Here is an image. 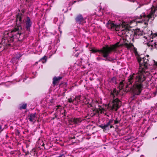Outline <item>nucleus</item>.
<instances>
[{
	"instance_id": "a211bd4d",
	"label": "nucleus",
	"mask_w": 157,
	"mask_h": 157,
	"mask_svg": "<svg viewBox=\"0 0 157 157\" xmlns=\"http://www.w3.org/2000/svg\"><path fill=\"white\" fill-rule=\"evenodd\" d=\"M143 35V32L140 31L139 29H137L135 30L134 32V36H142Z\"/></svg>"
},
{
	"instance_id": "c85d7f7f",
	"label": "nucleus",
	"mask_w": 157,
	"mask_h": 157,
	"mask_svg": "<svg viewBox=\"0 0 157 157\" xmlns=\"http://www.w3.org/2000/svg\"><path fill=\"white\" fill-rule=\"evenodd\" d=\"M67 113V112H66V110L64 109L63 112L62 113V114L63 115V118H65V117L66 116V114Z\"/></svg>"
},
{
	"instance_id": "f03ea898",
	"label": "nucleus",
	"mask_w": 157,
	"mask_h": 157,
	"mask_svg": "<svg viewBox=\"0 0 157 157\" xmlns=\"http://www.w3.org/2000/svg\"><path fill=\"white\" fill-rule=\"evenodd\" d=\"M145 73V71L143 69L141 71H139V73L136 74L133 73L130 75L128 77V83L126 86V88L132 89V86H129L132 85L135 79V82L133 86V88L135 87L136 83L143 84L142 82L146 79L145 76L144 75Z\"/></svg>"
},
{
	"instance_id": "bb28decb",
	"label": "nucleus",
	"mask_w": 157,
	"mask_h": 157,
	"mask_svg": "<svg viewBox=\"0 0 157 157\" xmlns=\"http://www.w3.org/2000/svg\"><path fill=\"white\" fill-rule=\"evenodd\" d=\"M111 81L113 83H116V78L115 77H113L111 78Z\"/></svg>"
},
{
	"instance_id": "603ef678",
	"label": "nucleus",
	"mask_w": 157,
	"mask_h": 157,
	"mask_svg": "<svg viewBox=\"0 0 157 157\" xmlns=\"http://www.w3.org/2000/svg\"><path fill=\"white\" fill-rule=\"evenodd\" d=\"M37 62H36V64H37Z\"/></svg>"
},
{
	"instance_id": "72a5a7b5",
	"label": "nucleus",
	"mask_w": 157,
	"mask_h": 157,
	"mask_svg": "<svg viewBox=\"0 0 157 157\" xmlns=\"http://www.w3.org/2000/svg\"><path fill=\"white\" fill-rule=\"evenodd\" d=\"M76 2V1H74L73 2H70L69 4L70 6H72Z\"/></svg>"
},
{
	"instance_id": "a18cd8bd",
	"label": "nucleus",
	"mask_w": 157,
	"mask_h": 157,
	"mask_svg": "<svg viewBox=\"0 0 157 157\" xmlns=\"http://www.w3.org/2000/svg\"><path fill=\"white\" fill-rule=\"evenodd\" d=\"M44 143H43L42 145V146H44Z\"/></svg>"
},
{
	"instance_id": "2f4dec72",
	"label": "nucleus",
	"mask_w": 157,
	"mask_h": 157,
	"mask_svg": "<svg viewBox=\"0 0 157 157\" xmlns=\"http://www.w3.org/2000/svg\"><path fill=\"white\" fill-rule=\"evenodd\" d=\"M113 120L110 119L109 120V121L107 122V123L109 125H110L111 124H112V123H113Z\"/></svg>"
},
{
	"instance_id": "39448f33",
	"label": "nucleus",
	"mask_w": 157,
	"mask_h": 157,
	"mask_svg": "<svg viewBox=\"0 0 157 157\" xmlns=\"http://www.w3.org/2000/svg\"><path fill=\"white\" fill-rule=\"evenodd\" d=\"M143 84L136 83L135 87L132 88L133 93L131 97L132 100L136 99L137 96L140 95L143 90Z\"/></svg>"
},
{
	"instance_id": "7c9ffc66",
	"label": "nucleus",
	"mask_w": 157,
	"mask_h": 157,
	"mask_svg": "<svg viewBox=\"0 0 157 157\" xmlns=\"http://www.w3.org/2000/svg\"><path fill=\"white\" fill-rule=\"evenodd\" d=\"M53 116H54V117H52L51 119V120H54L55 118H56L57 117V114L56 113H54L53 115Z\"/></svg>"
},
{
	"instance_id": "c756f323",
	"label": "nucleus",
	"mask_w": 157,
	"mask_h": 157,
	"mask_svg": "<svg viewBox=\"0 0 157 157\" xmlns=\"http://www.w3.org/2000/svg\"><path fill=\"white\" fill-rule=\"evenodd\" d=\"M75 100H74V99L73 100L71 98H69L68 101V102L69 103H73V102Z\"/></svg>"
},
{
	"instance_id": "aec40b11",
	"label": "nucleus",
	"mask_w": 157,
	"mask_h": 157,
	"mask_svg": "<svg viewBox=\"0 0 157 157\" xmlns=\"http://www.w3.org/2000/svg\"><path fill=\"white\" fill-rule=\"evenodd\" d=\"M47 59V57L45 56L39 60V61L43 63H44L46 62Z\"/></svg>"
},
{
	"instance_id": "b1692460",
	"label": "nucleus",
	"mask_w": 157,
	"mask_h": 157,
	"mask_svg": "<svg viewBox=\"0 0 157 157\" xmlns=\"http://www.w3.org/2000/svg\"><path fill=\"white\" fill-rule=\"evenodd\" d=\"M22 56V54L21 53H17L15 56V58L17 59H19Z\"/></svg>"
},
{
	"instance_id": "412c9836",
	"label": "nucleus",
	"mask_w": 157,
	"mask_h": 157,
	"mask_svg": "<svg viewBox=\"0 0 157 157\" xmlns=\"http://www.w3.org/2000/svg\"><path fill=\"white\" fill-rule=\"evenodd\" d=\"M157 44L156 42H154V44L152 43V41H151V43H148V46H151L153 48H156V45Z\"/></svg>"
},
{
	"instance_id": "ddd939ff",
	"label": "nucleus",
	"mask_w": 157,
	"mask_h": 157,
	"mask_svg": "<svg viewBox=\"0 0 157 157\" xmlns=\"http://www.w3.org/2000/svg\"><path fill=\"white\" fill-rule=\"evenodd\" d=\"M110 95L111 98L113 99L116 98L119 93V91L117 90L115 88L113 90H110Z\"/></svg>"
},
{
	"instance_id": "c9c22d12",
	"label": "nucleus",
	"mask_w": 157,
	"mask_h": 157,
	"mask_svg": "<svg viewBox=\"0 0 157 157\" xmlns=\"http://www.w3.org/2000/svg\"><path fill=\"white\" fill-rule=\"evenodd\" d=\"M91 117L88 114L85 117V118L87 119H90Z\"/></svg>"
},
{
	"instance_id": "58836bf2",
	"label": "nucleus",
	"mask_w": 157,
	"mask_h": 157,
	"mask_svg": "<svg viewBox=\"0 0 157 157\" xmlns=\"http://www.w3.org/2000/svg\"><path fill=\"white\" fill-rule=\"evenodd\" d=\"M61 107L60 105H57L56 106L57 108L56 109V111H57L59 109V107Z\"/></svg>"
},
{
	"instance_id": "4468645a",
	"label": "nucleus",
	"mask_w": 157,
	"mask_h": 157,
	"mask_svg": "<svg viewBox=\"0 0 157 157\" xmlns=\"http://www.w3.org/2000/svg\"><path fill=\"white\" fill-rule=\"evenodd\" d=\"M36 113L29 114L27 118L30 121L34 123L36 121L35 118L36 117Z\"/></svg>"
},
{
	"instance_id": "6ab92c4d",
	"label": "nucleus",
	"mask_w": 157,
	"mask_h": 157,
	"mask_svg": "<svg viewBox=\"0 0 157 157\" xmlns=\"http://www.w3.org/2000/svg\"><path fill=\"white\" fill-rule=\"evenodd\" d=\"M130 31V30L129 29L127 28H125L124 29L121 30L122 33H124L126 35H127V34L129 33V31Z\"/></svg>"
},
{
	"instance_id": "09e8293b",
	"label": "nucleus",
	"mask_w": 157,
	"mask_h": 157,
	"mask_svg": "<svg viewBox=\"0 0 157 157\" xmlns=\"http://www.w3.org/2000/svg\"><path fill=\"white\" fill-rule=\"evenodd\" d=\"M137 22H138V23H140L141 22L140 21H138Z\"/></svg>"
},
{
	"instance_id": "9d476101",
	"label": "nucleus",
	"mask_w": 157,
	"mask_h": 157,
	"mask_svg": "<svg viewBox=\"0 0 157 157\" xmlns=\"http://www.w3.org/2000/svg\"><path fill=\"white\" fill-rule=\"evenodd\" d=\"M112 103L113 105L111 107V109L112 110H115L116 111H117L121 105V101L117 98L113 99Z\"/></svg>"
},
{
	"instance_id": "e433bc0d",
	"label": "nucleus",
	"mask_w": 157,
	"mask_h": 157,
	"mask_svg": "<svg viewBox=\"0 0 157 157\" xmlns=\"http://www.w3.org/2000/svg\"><path fill=\"white\" fill-rule=\"evenodd\" d=\"M105 59V58L104 59ZM103 59H101L100 57H99L96 58V59L98 61L100 60L101 59L103 60Z\"/></svg>"
},
{
	"instance_id": "f704fd0d",
	"label": "nucleus",
	"mask_w": 157,
	"mask_h": 157,
	"mask_svg": "<svg viewBox=\"0 0 157 157\" xmlns=\"http://www.w3.org/2000/svg\"><path fill=\"white\" fill-rule=\"evenodd\" d=\"M69 138L70 140L75 139V136H69Z\"/></svg>"
},
{
	"instance_id": "20e7f679",
	"label": "nucleus",
	"mask_w": 157,
	"mask_h": 157,
	"mask_svg": "<svg viewBox=\"0 0 157 157\" xmlns=\"http://www.w3.org/2000/svg\"><path fill=\"white\" fill-rule=\"evenodd\" d=\"M155 10H156L155 9H152L151 11L148 15H146L145 14V13H143L139 16H135V18L136 19H141L143 21H144V24L146 25H147L149 19L152 18V16H154Z\"/></svg>"
},
{
	"instance_id": "79ce46f5",
	"label": "nucleus",
	"mask_w": 157,
	"mask_h": 157,
	"mask_svg": "<svg viewBox=\"0 0 157 157\" xmlns=\"http://www.w3.org/2000/svg\"><path fill=\"white\" fill-rule=\"evenodd\" d=\"M22 151L25 153L26 151L25 150L23 149H22Z\"/></svg>"
},
{
	"instance_id": "a878e982",
	"label": "nucleus",
	"mask_w": 157,
	"mask_h": 157,
	"mask_svg": "<svg viewBox=\"0 0 157 157\" xmlns=\"http://www.w3.org/2000/svg\"><path fill=\"white\" fill-rule=\"evenodd\" d=\"M151 37H152V38H153V37H155L156 36H157V33H152V31H151Z\"/></svg>"
},
{
	"instance_id": "cd10ccee",
	"label": "nucleus",
	"mask_w": 157,
	"mask_h": 157,
	"mask_svg": "<svg viewBox=\"0 0 157 157\" xmlns=\"http://www.w3.org/2000/svg\"><path fill=\"white\" fill-rule=\"evenodd\" d=\"M81 98V96H78L74 98V100L77 101H78V100H80V99Z\"/></svg>"
},
{
	"instance_id": "f257e3e1",
	"label": "nucleus",
	"mask_w": 157,
	"mask_h": 157,
	"mask_svg": "<svg viewBox=\"0 0 157 157\" xmlns=\"http://www.w3.org/2000/svg\"><path fill=\"white\" fill-rule=\"evenodd\" d=\"M22 28L21 26L16 27L13 29L10 32L6 31L3 34V38L0 43V48L5 46L8 47L11 45L10 43L12 42L13 40V39L16 38L19 40V39L22 36V38L21 39V40L24 39V35L23 34L22 32Z\"/></svg>"
},
{
	"instance_id": "37998d69",
	"label": "nucleus",
	"mask_w": 157,
	"mask_h": 157,
	"mask_svg": "<svg viewBox=\"0 0 157 157\" xmlns=\"http://www.w3.org/2000/svg\"><path fill=\"white\" fill-rule=\"evenodd\" d=\"M58 29L59 30V31L60 32V33H61L62 32L61 31V30H60V28L59 27V28H58Z\"/></svg>"
},
{
	"instance_id": "f8f14e48",
	"label": "nucleus",
	"mask_w": 157,
	"mask_h": 157,
	"mask_svg": "<svg viewBox=\"0 0 157 157\" xmlns=\"http://www.w3.org/2000/svg\"><path fill=\"white\" fill-rule=\"evenodd\" d=\"M75 20L76 22L79 24H81L85 21V19L81 14L77 15L75 17Z\"/></svg>"
},
{
	"instance_id": "de8ad7c7",
	"label": "nucleus",
	"mask_w": 157,
	"mask_h": 157,
	"mask_svg": "<svg viewBox=\"0 0 157 157\" xmlns=\"http://www.w3.org/2000/svg\"><path fill=\"white\" fill-rule=\"evenodd\" d=\"M2 128V127L1 125H0V130Z\"/></svg>"
},
{
	"instance_id": "3c124183",
	"label": "nucleus",
	"mask_w": 157,
	"mask_h": 157,
	"mask_svg": "<svg viewBox=\"0 0 157 157\" xmlns=\"http://www.w3.org/2000/svg\"><path fill=\"white\" fill-rule=\"evenodd\" d=\"M37 62H36V64H37Z\"/></svg>"
},
{
	"instance_id": "5701e85b",
	"label": "nucleus",
	"mask_w": 157,
	"mask_h": 157,
	"mask_svg": "<svg viewBox=\"0 0 157 157\" xmlns=\"http://www.w3.org/2000/svg\"><path fill=\"white\" fill-rule=\"evenodd\" d=\"M27 106V104H24L22 105H21L19 107V109L21 110L24 109H26Z\"/></svg>"
},
{
	"instance_id": "473e14b6",
	"label": "nucleus",
	"mask_w": 157,
	"mask_h": 157,
	"mask_svg": "<svg viewBox=\"0 0 157 157\" xmlns=\"http://www.w3.org/2000/svg\"><path fill=\"white\" fill-rule=\"evenodd\" d=\"M120 86H121V87H122L124 86V83L123 81H121L120 82Z\"/></svg>"
},
{
	"instance_id": "a19ab883",
	"label": "nucleus",
	"mask_w": 157,
	"mask_h": 157,
	"mask_svg": "<svg viewBox=\"0 0 157 157\" xmlns=\"http://www.w3.org/2000/svg\"><path fill=\"white\" fill-rule=\"evenodd\" d=\"M110 128H111L114 127L113 126V125H112V124H111V125H110Z\"/></svg>"
},
{
	"instance_id": "49530a36",
	"label": "nucleus",
	"mask_w": 157,
	"mask_h": 157,
	"mask_svg": "<svg viewBox=\"0 0 157 157\" xmlns=\"http://www.w3.org/2000/svg\"><path fill=\"white\" fill-rule=\"evenodd\" d=\"M75 56H76V57H78V55L76 54V55H75Z\"/></svg>"
},
{
	"instance_id": "1a4fd4ad",
	"label": "nucleus",
	"mask_w": 157,
	"mask_h": 157,
	"mask_svg": "<svg viewBox=\"0 0 157 157\" xmlns=\"http://www.w3.org/2000/svg\"><path fill=\"white\" fill-rule=\"evenodd\" d=\"M107 28L113 30H115L116 31H119V29L121 27L120 25H116L115 24L113 21H108L106 25Z\"/></svg>"
},
{
	"instance_id": "c03bdc74",
	"label": "nucleus",
	"mask_w": 157,
	"mask_h": 157,
	"mask_svg": "<svg viewBox=\"0 0 157 157\" xmlns=\"http://www.w3.org/2000/svg\"><path fill=\"white\" fill-rule=\"evenodd\" d=\"M90 106V107H92V105L91 104H89V106Z\"/></svg>"
},
{
	"instance_id": "2eb2a0df",
	"label": "nucleus",
	"mask_w": 157,
	"mask_h": 157,
	"mask_svg": "<svg viewBox=\"0 0 157 157\" xmlns=\"http://www.w3.org/2000/svg\"><path fill=\"white\" fill-rule=\"evenodd\" d=\"M83 119H82L81 118H71L70 120V121L71 123H73L75 124H78L82 122Z\"/></svg>"
},
{
	"instance_id": "393cba45",
	"label": "nucleus",
	"mask_w": 157,
	"mask_h": 157,
	"mask_svg": "<svg viewBox=\"0 0 157 157\" xmlns=\"http://www.w3.org/2000/svg\"><path fill=\"white\" fill-rule=\"evenodd\" d=\"M121 120L118 119V118H116L115 120L114 121V124H117L120 123Z\"/></svg>"
},
{
	"instance_id": "f3484780",
	"label": "nucleus",
	"mask_w": 157,
	"mask_h": 157,
	"mask_svg": "<svg viewBox=\"0 0 157 157\" xmlns=\"http://www.w3.org/2000/svg\"><path fill=\"white\" fill-rule=\"evenodd\" d=\"M62 78V76H59L58 77L55 76L53 78V84L54 85H55L58 82V81Z\"/></svg>"
},
{
	"instance_id": "4c0bfd02",
	"label": "nucleus",
	"mask_w": 157,
	"mask_h": 157,
	"mask_svg": "<svg viewBox=\"0 0 157 157\" xmlns=\"http://www.w3.org/2000/svg\"><path fill=\"white\" fill-rule=\"evenodd\" d=\"M65 157V155L63 154H62L60 155L59 156H58V157Z\"/></svg>"
},
{
	"instance_id": "9b49d317",
	"label": "nucleus",
	"mask_w": 157,
	"mask_h": 157,
	"mask_svg": "<svg viewBox=\"0 0 157 157\" xmlns=\"http://www.w3.org/2000/svg\"><path fill=\"white\" fill-rule=\"evenodd\" d=\"M25 28L26 30L29 32L30 31V28L32 26V22L29 17L27 16L26 17V19L25 21Z\"/></svg>"
},
{
	"instance_id": "dca6fc26",
	"label": "nucleus",
	"mask_w": 157,
	"mask_h": 157,
	"mask_svg": "<svg viewBox=\"0 0 157 157\" xmlns=\"http://www.w3.org/2000/svg\"><path fill=\"white\" fill-rule=\"evenodd\" d=\"M109 125L107 123L105 124H102L99 125V127L101 128L104 132L106 131L107 130H109V128L108 129V127L109 126Z\"/></svg>"
},
{
	"instance_id": "8fccbe9b",
	"label": "nucleus",
	"mask_w": 157,
	"mask_h": 157,
	"mask_svg": "<svg viewBox=\"0 0 157 157\" xmlns=\"http://www.w3.org/2000/svg\"><path fill=\"white\" fill-rule=\"evenodd\" d=\"M136 53H137V52H135V54H136Z\"/></svg>"
},
{
	"instance_id": "6e6552de",
	"label": "nucleus",
	"mask_w": 157,
	"mask_h": 157,
	"mask_svg": "<svg viewBox=\"0 0 157 157\" xmlns=\"http://www.w3.org/2000/svg\"><path fill=\"white\" fill-rule=\"evenodd\" d=\"M119 42H118L110 46H109L107 45L105 46L108 57H109V55L112 52H115L116 51L117 48L119 46Z\"/></svg>"
},
{
	"instance_id": "7ed1b4c3",
	"label": "nucleus",
	"mask_w": 157,
	"mask_h": 157,
	"mask_svg": "<svg viewBox=\"0 0 157 157\" xmlns=\"http://www.w3.org/2000/svg\"><path fill=\"white\" fill-rule=\"evenodd\" d=\"M90 51L92 53H95L98 52L100 54H101L102 57L105 58V59H103L105 61H108L113 62L114 59L110 57H108L105 46H103L100 49H97L95 48H92L90 50Z\"/></svg>"
},
{
	"instance_id": "4be33fe9",
	"label": "nucleus",
	"mask_w": 157,
	"mask_h": 157,
	"mask_svg": "<svg viewBox=\"0 0 157 157\" xmlns=\"http://www.w3.org/2000/svg\"><path fill=\"white\" fill-rule=\"evenodd\" d=\"M125 45L128 48H130L134 46L133 45L132 43H130L129 44L125 43Z\"/></svg>"
},
{
	"instance_id": "423d86ee",
	"label": "nucleus",
	"mask_w": 157,
	"mask_h": 157,
	"mask_svg": "<svg viewBox=\"0 0 157 157\" xmlns=\"http://www.w3.org/2000/svg\"><path fill=\"white\" fill-rule=\"evenodd\" d=\"M138 63H139L140 65V71H141L142 69L144 71L147 68V64L148 63L149 60L148 59H146L145 57H141L140 56L138 55L136 57ZM147 72L145 71V73Z\"/></svg>"
},
{
	"instance_id": "ea45409f",
	"label": "nucleus",
	"mask_w": 157,
	"mask_h": 157,
	"mask_svg": "<svg viewBox=\"0 0 157 157\" xmlns=\"http://www.w3.org/2000/svg\"><path fill=\"white\" fill-rule=\"evenodd\" d=\"M25 153V155H27L29 154V151H26Z\"/></svg>"
},
{
	"instance_id": "0eeeda50",
	"label": "nucleus",
	"mask_w": 157,
	"mask_h": 157,
	"mask_svg": "<svg viewBox=\"0 0 157 157\" xmlns=\"http://www.w3.org/2000/svg\"><path fill=\"white\" fill-rule=\"evenodd\" d=\"M25 10H21L22 13H18L16 15V25L15 28L19 25L21 27V24L24 23V19H23L24 16V13L25 12Z\"/></svg>"
}]
</instances>
